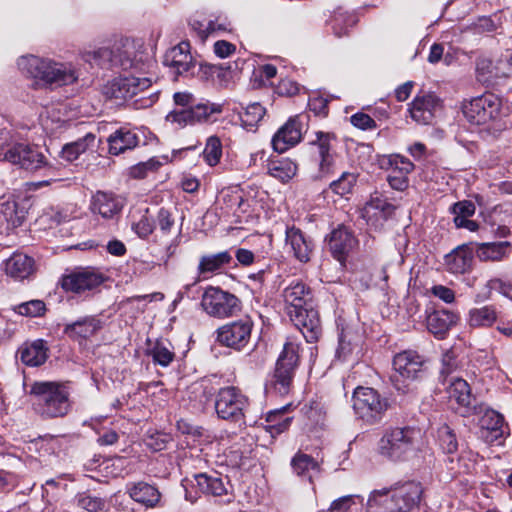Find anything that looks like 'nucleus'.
Listing matches in <instances>:
<instances>
[{
    "mask_svg": "<svg viewBox=\"0 0 512 512\" xmlns=\"http://www.w3.org/2000/svg\"><path fill=\"white\" fill-rule=\"evenodd\" d=\"M423 487L420 482L406 481L390 488L393 512H412L420 504Z\"/></svg>",
    "mask_w": 512,
    "mask_h": 512,
    "instance_id": "nucleus-16",
    "label": "nucleus"
},
{
    "mask_svg": "<svg viewBox=\"0 0 512 512\" xmlns=\"http://www.w3.org/2000/svg\"><path fill=\"white\" fill-rule=\"evenodd\" d=\"M287 313L307 342H316L322 327L318 311L312 306L311 289L301 281H293L283 291Z\"/></svg>",
    "mask_w": 512,
    "mask_h": 512,
    "instance_id": "nucleus-2",
    "label": "nucleus"
},
{
    "mask_svg": "<svg viewBox=\"0 0 512 512\" xmlns=\"http://www.w3.org/2000/svg\"><path fill=\"white\" fill-rule=\"evenodd\" d=\"M300 345L294 338H287L280 353L273 375V387L280 395L289 393L299 364Z\"/></svg>",
    "mask_w": 512,
    "mask_h": 512,
    "instance_id": "nucleus-9",
    "label": "nucleus"
},
{
    "mask_svg": "<svg viewBox=\"0 0 512 512\" xmlns=\"http://www.w3.org/2000/svg\"><path fill=\"white\" fill-rule=\"evenodd\" d=\"M189 482L192 487L198 488V490L205 495L218 497L227 493V488L223 480L215 475L206 473L195 474L193 480Z\"/></svg>",
    "mask_w": 512,
    "mask_h": 512,
    "instance_id": "nucleus-37",
    "label": "nucleus"
},
{
    "mask_svg": "<svg viewBox=\"0 0 512 512\" xmlns=\"http://www.w3.org/2000/svg\"><path fill=\"white\" fill-rule=\"evenodd\" d=\"M249 207V202L238 188L222 189L215 201V209L223 217L234 216L240 218L249 211Z\"/></svg>",
    "mask_w": 512,
    "mask_h": 512,
    "instance_id": "nucleus-19",
    "label": "nucleus"
},
{
    "mask_svg": "<svg viewBox=\"0 0 512 512\" xmlns=\"http://www.w3.org/2000/svg\"><path fill=\"white\" fill-rule=\"evenodd\" d=\"M486 292L484 294H477L475 301L476 302H482L484 300H487L491 297L492 291H498L500 294H502L505 297H509L512 299V278L504 281L500 278H493L490 279L486 285Z\"/></svg>",
    "mask_w": 512,
    "mask_h": 512,
    "instance_id": "nucleus-47",
    "label": "nucleus"
},
{
    "mask_svg": "<svg viewBox=\"0 0 512 512\" xmlns=\"http://www.w3.org/2000/svg\"><path fill=\"white\" fill-rule=\"evenodd\" d=\"M151 84L149 77L120 76L108 81L102 87V93L107 99L125 101L148 89Z\"/></svg>",
    "mask_w": 512,
    "mask_h": 512,
    "instance_id": "nucleus-13",
    "label": "nucleus"
},
{
    "mask_svg": "<svg viewBox=\"0 0 512 512\" xmlns=\"http://www.w3.org/2000/svg\"><path fill=\"white\" fill-rule=\"evenodd\" d=\"M284 410L283 408L267 413L266 421L268 425L266 429L272 436L284 432L290 426L291 418L284 416Z\"/></svg>",
    "mask_w": 512,
    "mask_h": 512,
    "instance_id": "nucleus-49",
    "label": "nucleus"
},
{
    "mask_svg": "<svg viewBox=\"0 0 512 512\" xmlns=\"http://www.w3.org/2000/svg\"><path fill=\"white\" fill-rule=\"evenodd\" d=\"M357 241L352 233L343 226L333 230L329 239V248L335 259L342 262L350 251L356 246Z\"/></svg>",
    "mask_w": 512,
    "mask_h": 512,
    "instance_id": "nucleus-31",
    "label": "nucleus"
},
{
    "mask_svg": "<svg viewBox=\"0 0 512 512\" xmlns=\"http://www.w3.org/2000/svg\"><path fill=\"white\" fill-rule=\"evenodd\" d=\"M511 250V243L507 241L502 242H485L475 244V254L480 261H502L505 259Z\"/></svg>",
    "mask_w": 512,
    "mask_h": 512,
    "instance_id": "nucleus-36",
    "label": "nucleus"
},
{
    "mask_svg": "<svg viewBox=\"0 0 512 512\" xmlns=\"http://www.w3.org/2000/svg\"><path fill=\"white\" fill-rule=\"evenodd\" d=\"M46 311L45 303L41 300H31L16 307V312L22 316L38 317Z\"/></svg>",
    "mask_w": 512,
    "mask_h": 512,
    "instance_id": "nucleus-55",
    "label": "nucleus"
},
{
    "mask_svg": "<svg viewBox=\"0 0 512 512\" xmlns=\"http://www.w3.org/2000/svg\"><path fill=\"white\" fill-rule=\"evenodd\" d=\"M390 489L374 490L367 501L366 512H393Z\"/></svg>",
    "mask_w": 512,
    "mask_h": 512,
    "instance_id": "nucleus-44",
    "label": "nucleus"
},
{
    "mask_svg": "<svg viewBox=\"0 0 512 512\" xmlns=\"http://www.w3.org/2000/svg\"><path fill=\"white\" fill-rule=\"evenodd\" d=\"M103 282L101 274L94 271L84 270L71 273L62 279V287L66 291L82 293L93 290Z\"/></svg>",
    "mask_w": 512,
    "mask_h": 512,
    "instance_id": "nucleus-25",
    "label": "nucleus"
},
{
    "mask_svg": "<svg viewBox=\"0 0 512 512\" xmlns=\"http://www.w3.org/2000/svg\"><path fill=\"white\" fill-rule=\"evenodd\" d=\"M30 394L36 398L35 410L45 418L63 417L70 410L69 392L59 383L34 382Z\"/></svg>",
    "mask_w": 512,
    "mask_h": 512,
    "instance_id": "nucleus-5",
    "label": "nucleus"
},
{
    "mask_svg": "<svg viewBox=\"0 0 512 512\" xmlns=\"http://www.w3.org/2000/svg\"><path fill=\"white\" fill-rule=\"evenodd\" d=\"M102 326L103 323L99 318L87 316L66 325L64 332L71 339L81 342L96 335Z\"/></svg>",
    "mask_w": 512,
    "mask_h": 512,
    "instance_id": "nucleus-28",
    "label": "nucleus"
},
{
    "mask_svg": "<svg viewBox=\"0 0 512 512\" xmlns=\"http://www.w3.org/2000/svg\"><path fill=\"white\" fill-rule=\"evenodd\" d=\"M353 340L354 337L351 331H346L344 329L341 331L336 350V357L339 360H346L352 354L355 348Z\"/></svg>",
    "mask_w": 512,
    "mask_h": 512,
    "instance_id": "nucleus-53",
    "label": "nucleus"
},
{
    "mask_svg": "<svg viewBox=\"0 0 512 512\" xmlns=\"http://www.w3.org/2000/svg\"><path fill=\"white\" fill-rule=\"evenodd\" d=\"M124 207V199L112 192L97 191L92 195L90 211L103 219H113Z\"/></svg>",
    "mask_w": 512,
    "mask_h": 512,
    "instance_id": "nucleus-21",
    "label": "nucleus"
},
{
    "mask_svg": "<svg viewBox=\"0 0 512 512\" xmlns=\"http://www.w3.org/2000/svg\"><path fill=\"white\" fill-rule=\"evenodd\" d=\"M80 58L89 64L102 68L134 69L144 73L153 65L151 57L140 41L123 38L115 41L111 47H99L80 52Z\"/></svg>",
    "mask_w": 512,
    "mask_h": 512,
    "instance_id": "nucleus-1",
    "label": "nucleus"
},
{
    "mask_svg": "<svg viewBox=\"0 0 512 512\" xmlns=\"http://www.w3.org/2000/svg\"><path fill=\"white\" fill-rule=\"evenodd\" d=\"M163 64L170 68L176 77L190 71L194 67L193 57L190 53V44L182 41L169 49L163 57Z\"/></svg>",
    "mask_w": 512,
    "mask_h": 512,
    "instance_id": "nucleus-23",
    "label": "nucleus"
},
{
    "mask_svg": "<svg viewBox=\"0 0 512 512\" xmlns=\"http://www.w3.org/2000/svg\"><path fill=\"white\" fill-rule=\"evenodd\" d=\"M285 235V247L293 257L301 263L309 262L314 250L312 239L295 226L287 227Z\"/></svg>",
    "mask_w": 512,
    "mask_h": 512,
    "instance_id": "nucleus-22",
    "label": "nucleus"
},
{
    "mask_svg": "<svg viewBox=\"0 0 512 512\" xmlns=\"http://www.w3.org/2000/svg\"><path fill=\"white\" fill-rule=\"evenodd\" d=\"M458 320L459 316L455 312L446 309L435 310L427 315V329L437 338L442 339Z\"/></svg>",
    "mask_w": 512,
    "mask_h": 512,
    "instance_id": "nucleus-33",
    "label": "nucleus"
},
{
    "mask_svg": "<svg viewBox=\"0 0 512 512\" xmlns=\"http://www.w3.org/2000/svg\"><path fill=\"white\" fill-rule=\"evenodd\" d=\"M191 27L202 41H204L210 34L216 32L215 23L213 21H209L207 25L199 21H193L191 23Z\"/></svg>",
    "mask_w": 512,
    "mask_h": 512,
    "instance_id": "nucleus-63",
    "label": "nucleus"
},
{
    "mask_svg": "<svg viewBox=\"0 0 512 512\" xmlns=\"http://www.w3.org/2000/svg\"><path fill=\"white\" fill-rule=\"evenodd\" d=\"M454 218L468 219L475 213V205L471 201H460L453 205Z\"/></svg>",
    "mask_w": 512,
    "mask_h": 512,
    "instance_id": "nucleus-60",
    "label": "nucleus"
},
{
    "mask_svg": "<svg viewBox=\"0 0 512 512\" xmlns=\"http://www.w3.org/2000/svg\"><path fill=\"white\" fill-rule=\"evenodd\" d=\"M437 439L441 449L445 453H454L457 451L458 442L456 435L447 424H443L438 428Z\"/></svg>",
    "mask_w": 512,
    "mask_h": 512,
    "instance_id": "nucleus-50",
    "label": "nucleus"
},
{
    "mask_svg": "<svg viewBox=\"0 0 512 512\" xmlns=\"http://www.w3.org/2000/svg\"><path fill=\"white\" fill-rule=\"evenodd\" d=\"M3 270L7 276L22 281L35 273L36 263L31 256L22 252H14L3 262Z\"/></svg>",
    "mask_w": 512,
    "mask_h": 512,
    "instance_id": "nucleus-24",
    "label": "nucleus"
},
{
    "mask_svg": "<svg viewBox=\"0 0 512 512\" xmlns=\"http://www.w3.org/2000/svg\"><path fill=\"white\" fill-rule=\"evenodd\" d=\"M213 50L216 56L223 59L232 55L236 50V46L228 41L218 40L214 43Z\"/></svg>",
    "mask_w": 512,
    "mask_h": 512,
    "instance_id": "nucleus-62",
    "label": "nucleus"
},
{
    "mask_svg": "<svg viewBox=\"0 0 512 512\" xmlns=\"http://www.w3.org/2000/svg\"><path fill=\"white\" fill-rule=\"evenodd\" d=\"M222 156V145L221 141L216 136H211L206 142L205 149L203 151V157L210 166H215L219 163Z\"/></svg>",
    "mask_w": 512,
    "mask_h": 512,
    "instance_id": "nucleus-52",
    "label": "nucleus"
},
{
    "mask_svg": "<svg viewBox=\"0 0 512 512\" xmlns=\"http://www.w3.org/2000/svg\"><path fill=\"white\" fill-rule=\"evenodd\" d=\"M498 318V311L494 305H484L469 310L467 323L472 328L491 327Z\"/></svg>",
    "mask_w": 512,
    "mask_h": 512,
    "instance_id": "nucleus-38",
    "label": "nucleus"
},
{
    "mask_svg": "<svg viewBox=\"0 0 512 512\" xmlns=\"http://www.w3.org/2000/svg\"><path fill=\"white\" fill-rule=\"evenodd\" d=\"M132 229L141 238H147L153 232L154 222L148 215V210H145L139 219L132 223Z\"/></svg>",
    "mask_w": 512,
    "mask_h": 512,
    "instance_id": "nucleus-56",
    "label": "nucleus"
},
{
    "mask_svg": "<svg viewBox=\"0 0 512 512\" xmlns=\"http://www.w3.org/2000/svg\"><path fill=\"white\" fill-rule=\"evenodd\" d=\"M168 439H169L168 435L162 434V433H156V434L150 435L145 440V444L149 449L157 452V451H161L166 448Z\"/></svg>",
    "mask_w": 512,
    "mask_h": 512,
    "instance_id": "nucleus-61",
    "label": "nucleus"
},
{
    "mask_svg": "<svg viewBox=\"0 0 512 512\" xmlns=\"http://www.w3.org/2000/svg\"><path fill=\"white\" fill-rule=\"evenodd\" d=\"M506 63L492 62L488 58H479L476 63V76L479 82L486 86H494L500 79L506 78Z\"/></svg>",
    "mask_w": 512,
    "mask_h": 512,
    "instance_id": "nucleus-30",
    "label": "nucleus"
},
{
    "mask_svg": "<svg viewBox=\"0 0 512 512\" xmlns=\"http://www.w3.org/2000/svg\"><path fill=\"white\" fill-rule=\"evenodd\" d=\"M418 432L412 428H393L384 433L378 443V452L392 461L403 460L414 449Z\"/></svg>",
    "mask_w": 512,
    "mask_h": 512,
    "instance_id": "nucleus-10",
    "label": "nucleus"
},
{
    "mask_svg": "<svg viewBox=\"0 0 512 512\" xmlns=\"http://www.w3.org/2000/svg\"><path fill=\"white\" fill-rule=\"evenodd\" d=\"M201 306L207 314L217 318L232 316L241 309L240 300L235 295L213 286L205 289Z\"/></svg>",
    "mask_w": 512,
    "mask_h": 512,
    "instance_id": "nucleus-12",
    "label": "nucleus"
},
{
    "mask_svg": "<svg viewBox=\"0 0 512 512\" xmlns=\"http://www.w3.org/2000/svg\"><path fill=\"white\" fill-rule=\"evenodd\" d=\"M351 124L361 130H372L376 128L375 120L368 114L357 112L350 117Z\"/></svg>",
    "mask_w": 512,
    "mask_h": 512,
    "instance_id": "nucleus-59",
    "label": "nucleus"
},
{
    "mask_svg": "<svg viewBox=\"0 0 512 512\" xmlns=\"http://www.w3.org/2000/svg\"><path fill=\"white\" fill-rule=\"evenodd\" d=\"M331 140L332 137L330 134L317 132L316 139L311 142V145L316 147L315 156L319 159L320 177L331 173L334 166V156L331 152Z\"/></svg>",
    "mask_w": 512,
    "mask_h": 512,
    "instance_id": "nucleus-32",
    "label": "nucleus"
},
{
    "mask_svg": "<svg viewBox=\"0 0 512 512\" xmlns=\"http://www.w3.org/2000/svg\"><path fill=\"white\" fill-rule=\"evenodd\" d=\"M109 153L120 155L126 151L133 150L139 143V136L134 131L122 127L112 133L108 139Z\"/></svg>",
    "mask_w": 512,
    "mask_h": 512,
    "instance_id": "nucleus-35",
    "label": "nucleus"
},
{
    "mask_svg": "<svg viewBox=\"0 0 512 512\" xmlns=\"http://www.w3.org/2000/svg\"><path fill=\"white\" fill-rule=\"evenodd\" d=\"M253 326L254 323L248 316L229 322L217 329V341L239 351L249 343Z\"/></svg>",
    "mask_w": 512,
    "mask_h": 512,
    "instance_id": "nucleus-15",
    "label": "nucleus"
},
{
    "mask_svg": "<svg viewBox=\"0 0 512 512\" xmlns=\"http://www.w3.org/2000/svg\"><path fill=\"white\" fill-rule=\"evenodd\" d=\"M231 261L232 256L228 251L202 255L197 266L198 279L205 280L220 273Z\"/></svg>",
    "mask_w": 512,
    "mask_h": 512,
    "instance_id": "nucleus-27",
    "label": "nucleus"
},
{
    "mask_svg": "<svg viewBox=\"0 0 512 512\" xmlns=\"http://www.w3.org/2000/svg\"><path fill=\"white\" fill-rule=\"evenodd\" d=\"M381 167L389 170L387 177L389 185L398 191L408 187V175L414 170V164L399 154L386 156L381 161Z\"/></svg>",
    "mask_w": 512,
    "mask_h": 512,
    "instance_id": "nucleus-18",
    "label": "nucleus"
},
{
    "mask_svg": "<svg viewBox=\"0 0 512 512\" xmlns=\"http://www.w3.org/2000/svg\"><path fill=\"white\" fill-rule=\"evenodd\" d=\"M424 359L418 352L405 350L393 358L391 381L395 389L402 393L409 390V385L419 379L424 372Z\"/></svg>",
    "mask_w": 512,
    "mask_h": 512,
    "instance_id": "nucleus-8",
    "label": "nucleus"
},
{
    "mask_svg": "<svg viewBox=\"0 0 512 512\" xmlns=\"http://www.w3.org/2000/svg\"><path fill=\"white\" fill-rule=\"evenodd\" d=\"M0 162H8L28 171H36L48 164L36 145L19 141L8 130H0Z\"/></svg>",
    "mask_w": 512,
    "mask_h": 512,
    "instance_id": "nucleus-4",
    "label": "nucleus"
},
{
    "mask_svg": "<svg viewBox=\"0 0 512 512\" xmlns=\"http://www.w3.org/2000/svg\"><path fill=\"white\" fill-rule=\"evenodd\" d=\"M441 108V100L433 93L417 95L409 107L411 118L418 124H430Z\"/></svg>",
    "mask_w": 512,
    "mask_h": 512,
    "instance_id": "nucleus-20",
    "label": "nucleus"
},
{
    "mask_svg": "<svg viewBox=\"0 0 512 512\" xmlns=\"http://www.w3.org/2000/svg\"><path fill=\"white\" fill-rule=\"evenodd\" d=\"M78 506L88 512H97L104 506L101 498L91 496L89 494H80L77 497Z\"/></svg>",
    "mask_w": 512,
    "mask_h": 512,
    "instance_id": "nucleus-58",
    "label": "nucleus"
},
{
    "mask_svg": "<svg viewBox=\"0 0 512 512\" xmlns=\"http://www.w3.org/2000/svg\"><path fill=\"white\" fill-rule=\"evenodd\" d=\"M448 397L451 401L463 407H468L471 404V390L469 384L462 378L452 379L447 387Z\"/></svg>",
    "mask_w": 512,
    "mask_h": 512,
    "instance_id": "nucleus-41",
    "label": "nucleus"
},
{
    "mask_svg": "<svg viewBox=\"0 0 512 512\" xmlns=\"http://www.w3.org/2000/svg\"><path fill=\"white\" fill-rule=\"evenodd\" d=\"M160 167V162L154 158L146 162H140L132 166L129 170V175L134 179H143L149 172H154Z\"/></svg>",
    "mask_w": 512,
    "mask_h": 512,
    "instance_id": "nucleus-57",
    "label": "nucleus"
},
{
    "mask_svg": "<svg viewBox=\"0 0 512 512\" xmlns=\"http://www.w3.org/2000/svg\"><path fill=\"white\" fill-rule=\"evenodd\" d=\"M391 209L392 205L378 194L372 196L364 207V211L367 215L373 214L374 216H386L390 213Z\"/></svg>",
    "mask_w": 512,
    "mask_h": 512,
    "instance_id": "nucleus-54",
    "label": "nucleus"
},
{
    "mask_svg": "<svg viewBox=\"0 0 512 512\" xmlns=\"http://www.w3.org/2000/svg\"><path fill=\"white\" fill-rule=\"evenodd\" d=\"M266 113L265 108L258 102L247 105L240 113V119L247 130H254Z\"/></svg>",
    "mask_w": 512,
    "mask_h": 512,
    "instance_id": "nucleus-46",
    "label": "nucleus"
},
{
    "mask_svg": "<svg viewBox=\"0 0 512 512\" xmlns=\"http://www.w3.org/2000/svg\"><path fill=\"white\" fill-rule=\"evenodd\" d=\"M21 361L31 367L42 365L47 359V348L43 340L26 343L19 349Z\"/></svg>",
    "mask_w": 512,
    "mask_h": 512,
    "instance_id": "nucleus-39",
    "label": "nucleus"
},
{
    "mask_svg": "<svg viewBox=\"0 0 512 512\" xmlns=\"http://www.w3.org/2000/svg\"><path fill=\"white\" fill-rule=\"evenodd\" d=\"M95 135L87 133L84 137L76 140L75 142L66 144L62 149V157L67 161L76 160L81 154L85 153L94 146Z\"/></svg>",
    "mask_w": 512,
    "mask_h": 512,
    "instance_id": "nucleus-42",
    "label": "nucleus"
},
{
    "mask_svg": "<svg viewBox=\"0 0 512 512\" xmlns=\"http://www.w3.org/2000/svg\"><path fill=\"white\" fill-rule=\"evenodd\" d=\"M305 119L304 115H295L277 130L271 140L276 152L284 153L302 140Z\"/></svg>",
    "mask_w": 512,
    "mask_h": 512,
    "instance_id": "nucleus-17",
    "label": "nucleus"
},
{
    "mask_svg": "<svg viewBox=\"0 0 512 512\" xmlns=\"http://www.w3.org/2000/svg\"><path fill=\"white\" fill-rule=\"evenodd\" d=\"M157 222L160 230L165 233L169 232L174 225V220L172 219L171 213L164 208L159 210L157 215Z\"/></svg>",
    "mask_w": 512,
    "mask_h": 512,
    "instance_id": "nucleus-64",
    "label": "nucleus"
},
{
    "mask_svg": "<svg viewBox=\"0 0 512 512\" xmlns=\"http://www.w3.org/2000/svg\"><path fill=\"white\" fill-rule=\"evenodd\" d=\"M149 355L154 363L163 367H167L175 357L171 344L167 341H156L149 350Z\"/></svg>",
    "mask_w": 512,
    "mask_h": 512,
    "instance_id": "nucleus-48",
    "label": "nucleus"
},
{
    "mask_svg": "<svg viewBox=\"0 0 512 512\" xmlns=\"http://www.w3.org/2000/svg\"><path fill=\"white\" fill-rule=\"evenodd\" d=\"M462 113L472 125L495 127L503 117L502 101L492 93H485L463 101Z\"/></svg>",
    "mask_w": 512,
    "mask_h": 512,
    "instance_id": "nucleus-6",
    "label": "nucleus"
},
{
    "mask_svg": "<svg viewBox=\"0 0 512 512\" xmlns=\"http://www.w3.org/2000/svg\"><path fill=\"white\" fill-rule=\"evenodd\" d=\"M293 471L302 477H307L310 481L320 472L319 463L310 455L297 453L291 461Z\"/></svg>",
    "mask_w": 512,
    "mask_h": 512,
    "instance_id": "nucleus-40",
    "label": "nucleus"
},
{
    "mask_svg": "<svg viewBox=\"0 0 512 512\" xmlns=\"http://www.w3.org/2000/svg\"><path fill=\"white\" fill-rule=\"evenodd\" d=\"M127 493L135 502L147 508L156 507L161 500L158 488L143 481L129 484Z\"/></svg>",
    "mask_w": 512,
    "mask_h": 512,
    "instance_id": "nucleus-34",
    "label": "nucleus"
},
{
    "mask_svg": "<svg viewBox=\"0 0 512 512\" xmlns=\"http://www.w3.org/2000/svg\"><path fill=\"white\" fill-rule=\"evenodd\" d=\"M248 407L249 400L239 388L227 386L219 390L215 409L220 418L240 425L245 424Z\"/></svg>",
    "mask_w": 512,
    "mask_h": 512,
    "instance_id": "nucleus-11",
    "label": "nucleus"
},
{
    "mask_svg": "<svg viewBox=\"0 0 512 512\" xmlns=\"http://www.w3.org/2000/svg\"><path fill=\"white\" fill-rule=\"evenodd\" d=\"M222 112V106L216 103L201 102L189 108H179L170 111L166 121L183 128L188 125L207 122L213 114Z\"/></svg>",
    "mask_w": 512,
    "mask_h": 512,
    "instance_id": "nucleus-14",
    "label": "nucleus"
},
{
    "mask_svg": "<svg viewBox=\"0 0 512 512\" xmlns=\"http://www.w3.org/2000/svg\"><path fill=\"white\" fill-rule=\"evenodd\" d=\"M472 244H463L456 247L444 258L446 269L453 274H464L472 268L474 259Z\"/></svg>",
    "mask_w": 512,
    "mask_h": 512,
    "instance_id": "nucleus-26",
    "label": "nucleus"
},
{
    "mask_svg": "<svg viewBox=\"0 0 512 512\" xmlns=\"http://www.w3.org/2000/svg\"><path fill=\"white\" fill-rule=\"evenodd\" d=\"M363 497L360 495H346L335 499L327 512H361Z\"/></svg>",
    "mask_w": 512,
    "mask_h": 512,
    "instance_id": "nucleus-45",
    "label": "nucleus"
},
{
    "mask_svg": "<svg viewBox=\"0 0 512 512\" xmlns=\"http://www.w3.org/2000/svg\"><path fill=\"white\" fill-rule=\"evenodd\" d=\"M19 69L44 86H65L78 80V70L71 63L56 62L38 56H22Z\"/></svg>",
    "mask_w": 512,
    "mask_h": 512,
    "instance_id": "nucleus-3",
    "label": "nucleus"
},
{
    "mask_svg": "<svg viewBox=\"0 0 512 512\" xmlns=\"http://www.w3.org/2000/svg\"><path fill=\"white\" fill-rule=\"evenodd\" d=\"M352 406L358 418L368 424L379 422L389 407L388 399L371 387H357L352 396Z\"/></svg>",
    "mask_w": 512,
    "mask_h": 512,
    "instance_id": "nucleus-7",
    "label": "nucleus"
},
{
    "mask_svg": "<svg viewBox=\"0 0 512 512\" xmlns=\"http://www.w3.org/2000/svg\"><path fill=\"white\" fill-rule=\"evenodd\" d=\"M480 426L481 437L489 443L500 440L506 434L507 427L505 426L504 418L500 413L494 410H489L484 413L480 420Z\"/></svg>",
    "mask_w": 512,
    "mask_h": 512,
    "instance_id": "nucleus-29",
    "label": "nucleus"
},
{
    "mask_svg": "<svg viewBox=\"0 0 512 512\" xmlns=\"http://www.w3.org/2000/svg\"><path fill=\"white\" fill-rule=\"evenodd\" d=\"M268 173L282 182H287L296 175L297 164L288 158L272 161L268 166Z\"/></svg>",
    "mask_w": 512,
    "mask_h": 512,
    "instance_id": "nucleus-43",
    "label": "nucleus"
},
{
    "mask_svg": "<svg viewBox=\"0 0 512 512\" xmlns=\"http://www.w3.org/2000/svg\"><path fill=\"white\" fill-rule=\"evenodd\" d=\"M357 182V176L351 172H343L335 181L330 183V189L339 196L350 194Z\"/></svg>",
    "mask_w": 512,
    "mask_h": 512,
    "instance_id": "nucleus-51",
    "label": "nucleus"
}]
</instances>
